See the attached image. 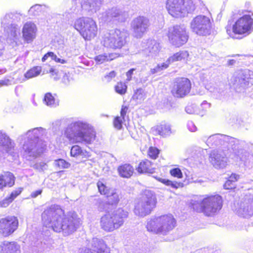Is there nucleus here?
<instances>
[{
    "label": "nucleus",
    "mask_w": 253,
    "mask_h": 253,
    "mask_svg": "<svg viewBox=\"0 0 253 253\" xmlns=\"http://www.w3.org/2000/svg\"><path fill=\"white\" fill-rule=\"evenodd\" d=\"M44 226L51 228L54 232L62 233L67 236L79 228L80 220L75 213L65 215L64 211L58 206H51L42 214Z\"/></svg>",
    "instance_id": "1"
},
{
    "label": "nucleus",
    "mask_w": 253,
    "mask_h": 253,
    "mask_svg": "<svg viewBox=\"0 0 253 253\" xmlns=\"http://www.w3.org/2000/svg\"><path fill=\"white\" fill-rule=\"evenodd\" d=\"M64 135L73 143L88 145L93 143L96 138L95 132L87 122L82 120L73 121L65 128Z\"/></svg>",
    "instance_id": "2"
},
{
    "label": "nucleus",
    "mask_w": 253,
    "mask_h": 253,
    "mask_svg": "<svg viewBox=\"0 0 253 253\" xmlns=\"http://www.w3.org/2000/svg\"><path fill=\"white\" fill-rule=\"evenodd\" d=\"M207 144L210 147L223 146V148L231 149L241 161L246 159L248 153L245 150L247 147L245 141L240 140L228 135L215 134L211 135L206 141Z\"/></svg>",
    "instance_id": "3"
},
{
    "label": "nucleus",
    "mask_w": 253,
    "mask_h": 253,
    "mask_svg": "<svg viewBox=\"0 0 253 253\" xmlns=\"http://www.w3.org/2000/svg\"><path fill=\"white\" fill-rule=\"evenodd\" d=\"M46 130L42 127H38L29 130L21 139H25L23 148L26 155L29 157L36 158L42 153L45 144L42 139L47 134Z\"/></svg>",
    "instance_id": "4"
},
{
    "label": "nucleus",
    "mask_w": 253,
    "mask_h": 253,
    "mask_svg": "<svg viewBox=\"0 0 253 253\" xmlns=\"http://www.w3.org/2000/svg\"><path fill=\"white\" fill-rule=\"evenodd\" d=\"M222 200L218 195H206L203 199L193 200L192 208L199 212L211 216L216 214L222 208Z\"/></svg>",
    "instance_id": "5"
},
{
    "label": "nucleus",
    "mask_w": 253,
    "mask_h": 253,
    "mask_svg": "<svg viewBox=\"0 0 253 253\" xmlns=\"http://www.w3.org/2000/svg\"><path fill=\"white\" fill-rule=\"evenodd\" d=\"M128 215V212L122 208H118L111 213L103 216L100 220L102 228L106 231H113L122 226Z\"/></svg>",
    "instance_id": "6"
},
{
    "label": "nucleus",
    "mask_w": 253,
    "mask_h": 253,
    "mask_svg": "<svg viewBox=\"0 0 253 253\" xmlns=\"http://www.w3.org/2000/svg\"><path fill=\"white\" fill-rule=\"evenodd\" d=\"M128 34L125 30L115 29L104 33L101 38L102 44L107 48L121 49L126 42Z\"/></svg>",
    "instance_id": "7"
},
{
    "label": "nucleus",
    "mask_w": 253,
    "mask_h": 253,
    "mask_svg": "<svg viewBox=\"0 0 253 253\" xmlns=\"http://www.w3.org/2000/svg\"><path fill=\"white\" fill-rule=\"evenodd\" d=\"M176 221L171 214L162 215L148 221L146 228L149 231L166 234L175 226Z\"/></svg>",
    "instance_id": "8"
},
{
    "label": "nucleus",
    "mask_w": 253,
    "mask_h": 253,
    "mask_svg": "<svg viewBox=\"0 0 253 253\" xmlns=\"http://www.w3.org/2000/svg\"><path fill=\"white\" fill-rule=\"evenodd\" d=\"M156 203L154 193L150 190H146L135 203L134 212L137 216L144 217L150 213L155 207Z\"/></svg>",
    "instance_id": "9"
},
{
    "label": "nucleus",
    "mask_w": 253,
    "mask_h": 253,
    "mask_svg": "<svg viewBox=\"0 0 253 253\" xmlns=\"http://www.w3.org/2000/svg\"><path fill=\"white\" fill-rule=\"evenodd\" d=\"M166 8L172 17L179 18L193 12L195 6L192 0H168Z\"/></svg>",
    "instance_id": "10"
},
{
    "label": "nucleus",
    "mask_w": 253,
    "mask_h": 253,
    "mask_svg": "<svg viewBox=\"0 0 253 253\" xmlns=\"http://www.w3.org/2000/svg\"><path fill=\"white\" fill-rule=\"evenodd\" d=\"M74 27L85 40H91L97 34L96 23L91 18L81 17L76 19Z\"/></svg>",
    "instance_id": "11"
},
{
    "label": "nucleus",
    "mask_w": 253,
    "mask_h": 253,
    "mask_svg": "<svg viewBox=\"0 0 253 253\" xmlns=\"http://www.w3.org/2000/svg\"><path fill=\"white\" fill-rule=\"evenodd\" d=\"M167 36L169 42L176 47H179L186 43L189 38L186 27L181 25L169 27Z\"/></svg>",
    "instance_id": "12"
},
{
    "label": "nucleus",
    "mask_w": 253,
    "mask_h": 253,
    "mask_svg": "<svg viewBox=\"0 0 253 253\" xmlns=\"http://www.w3.org/2000/svg\"><path fill=\"white\" fill-rule=\"evenodd\" d=\"M212 23L210 18L203 15L194 17L190 22V29L196 34L205 36L211 33Z\"/></svg>",
    "instance_id": "13"
},
{
    "label": "nucleus",
    "mask_w": 253,
    "mask_h": 253,
    "mask_svg": "<svg viewBox=\"0 0 253 253\" xmlns=\"http://www.w3.org/2000/svg\"><path fill=\"white\" fill-rule=\"evenodd\" d=\"M253 72L248 69L240 71L235 73L231 79L230 84L237 91H241L252 84Z\"/></svg>",
    "instance_id": "14"
},
{
    "label": "nucleus",
    "mask_w": 253,
    "mask_h": 253,
    "mask_svg": "<svg viewBox=\"0 0 253 253\" xmlns=\"http://www.w3.org/2000/svg\"><path fill=\"white\" fill-rule=\"evenodd\" d=\"M150 25L149 19L143 16L134 18L130 23L133 34L137 38H141L147 32Z\"/></svg>",
    "instance_id": "15"
},
{
    "label": "nucleus",
    "mask_w": 253,
    "mask_h": 253,
    "mask_svg": "<svg viewBox=\"0 0 253 253\" xmlns=\"http://www.w3.org/2000/svg\"><path fill=\"white\" fill-rule=\"evenodd\" d=\"M17 19V16L13 13L6 14L1 20V26L13 39H16L20 34V29L14 22Z\"/></svg>",
    "instance_id": "16"
},
{
    "label": "nucleus",
    "mask_w": 253,
    "mask_h": 253,
    "mask_svg": "<svg viewBox=\"0 0 253 253\" xmlns=\"http://www.w3.org/2000/svg\"><path fill=\"white\" fill-rule=\"evenodd\" d=\"M127 17L126 12L116 7L108 9L102 14L103 20L106 22H124Z\"/></svg>",
    "instance_id": "17"
},
{
    "label": "nucleus",
    "mask_w": 253,
    "mask_h": 253,
    "mask_svg": "<svg viewBox=\"0 0 253 253\" xmlns=\"http://www.w3.org/2000/svg\"><path fill=\"white\" fill-rule=\"evenodd\" d=\"M191 88V84L189 79L178 78L174 83L171 93L176 97H183L189 93Z\"/></svg>",
    "instance_id": "18"
},
{
    "label": "nucleus",
    "mask_w": 253,
    "mask_h": 253,
    "mask_svg": "<svg viewBox=\"0 0 253 253\" xmlns=\"http://www.w3.org/2000/svg\"><path fill=\"white\" fill-rule=\"evenodd\" d=\"M18 220L15 216H7L0 219V234L4 237L12 234L17 228Z\"/></svg>",
    "instance_id": "19"
},
{
    "label": "nucleus",
    "mask_w": 253,
    "mask_h": 253,
    "mask_svg": "<svg viewBox=\"0 0 253 253\" xmlns=\"http://www.w3.org/2000/svg\"><path fill=\"white\" fill-rule=\"evenodd\" d=\"M225 150L219 149L212 151L210 156V161L216 169H223L227 165Z\"/></svg>",
    "instance_id": "20"
},
{
    "label": "nucleus",
    "mask_w": 253,
    "mask_h": 253,
    "mask_svg": "<svg viewBox=\"0 0 253 253\" xmlns=\"http://www.w3.org/2000/svg\"><path fill=\"white\" fill-rule=\"evenodd\" d=\"M79 253H110L107 249L104 241L96 238H93L91 243V248L80 249Z\"/></svg>",
    "instance_id": "21"
},
{
    "label": "nucleus",
    "mask_w": 253,
    "mask_h": 253,
    "mask_svg": "<svg viewBox=\"0 0 253 253\" xmlns=\"http://www.w3.org/2000/svg\"><path fill=\"white\" fill-rule=\"evenodd\" d=\"M37 29L36 25L31 22L26 23L23 28V37L27 42H31L36 38Z\"/></svg>",
    "instance_id": "22"
},
{
    "label": "nucleus",
    "mask_w": 253,
    "mask_h": 253,
    "mask_svg": "<svg viewBox=\"0 0 253 253\" xmlns=\"http://www.w3.org/2000/svg\"><path fill=\"white\" fill-rule=\"evenodd\" d=\"M239 216L249 217L253 215V198L245 200L240 204L237 211Z\"/></svg>",
    "instance_id": "23"
},
{
    "label": "nucleus",
    "mask_w": 253,
    "mask_h": 253,
    "mask_svg": "<svg viewBox=\"0 0 253 253\" xmlns=\"http://www.w3.org/2000/svg\"><path fill=\"white\" fill-rule=\"evenodd\" d=\"M103 0H84L81 4L82 9L89 15L96 13L102 5Z\"/></svg>",
    "instance_id": "24"
},
{
    "label": "nucleus",
    "mask_w": 253,
    "mask_h": 253,
    "mask_svg": "<svg viewBox=\"0 0 253 253\" xmlns=\"http://www.w3.org/2000/svg\"><path fill=\"white\" fill-rule=\"evenodd\" d=\"M0 253H20V247L15 242L0 243Z\"/></svg>",
    "instance_id": "25"
},
{
    "label": "nucleus",
    "mask_w": 253,
    "mask_h": 253,
    "mask_svg": "<svg viewBox=\"0 0 253 253\" xmlns=\"http://www.w3.org/2000/svg\"><path fill=\"white\" fill-rule=\"evenodd\" d=\"M145 44V43H143ZM146 45L147 46L145 49V52L148 56H154L156 55L161 50L160 43L156 40L149 39L147 41Z\"/></svg>",
    "instance_id": "26"
},
{
    "label": "nucleus",
    "mask_w": 253,
    "mask_h": 253,
    "mask_svg": "<svg viewBox=\"0 0 253 253\" xmlns=\"http://www.w3.org/2000/svg\"><path fill=\"white\" fill-rule=\"evenodd\" d=\"M13 148V146L9 137L0 132V152L11 154Z\"/></svg>",
    "instance_id": "27"
},
{
    "label": "nucleus",
    "mask_w": 253,
    "mask_h": 253,
    "mask_svg": "<svg viewBox=\"0 0 253 253\" xmlns=\"http://www.w3.org/2000/svg\"><path fill=\"white\" fill-rule=\"evenodd\" d=\"M137 170L139 173H153L154 172V168L153 164L149 160H145L141 162Z\"/></svg>",
    "instance_id": "28"
},
{
    "label": "nucleus",
    "mask_w": 253,
    "mask_h": 253,
    "mask_svg": "<svg viewBox=\"0 0 253 253\" xmlns=\"http://www.w3.org/2000/svg\"><path fill=\"white\" fill-rule=\"evenodd\" d=\"M157 132L163 137L169 136L172 133L171 126L167 123L163 122L156 127Z\"/></svg>",
    "instance_id": "29"
},
{
    "label": "nucleus",
    "mask_w": 253,
    "mask_h": 253,
    "mask_svg": "<svg viewBox=\"0 0 253 253\" xmlns=\"http://www.w3.org/2000/svg\"><path fill=\"white\" fill-rule=\"evenodd\" d=\"M70 153L71 156L74 157L88 158L90 156L88 152L85 150H83L80 146L77 145L72 147Z\"/></svg>",
    "instance_id": "30"
},
{
    "label": "nucleus",
    "mask_w": 253,
    "mask_h": 253,
    "mask_svg": "<svg viewBox=\"0 0 253 253\" xmlns=\"http://www.w3.org/2000/svg\"><path fill=\"white\" fill-rule=\"evenodd\" d=\"M118 171L121 177L129 178L132 175L134 169L129 164H125L119 167Z\"/></svg>",
    "instance_id": "31"
},
{
    "label": "nucleus",
    "mask_w": 253,
    "mask_h": 253,
    "mask_svg": "<svg viewBox=\"0 0 253 253\" xmlns=\"http://www.w3.org/2000/svg\"><path fill=\"white\" fill-rule=\"evenodd\" d=\"M226 89V85L222 82H219L211 86L210 91L214 93L217 97L220 98L224 95Z\"/></svg>",
    "instance_id": "32"
},
{
    "label": "nucleus",
    "mask_w": 253,
    "mask_h": 253,
    "mask_svg": "<svg viewBox=\"0 0 253 253\" xmlns=\"http://www.w3.org/2000/svg\"><path fill=\"white\" fill-rule=\"evenodd\" d=\"M153 177L158 181L164 184L165 185L170 186L171 188L177 189L183 187V184L181 182L172 181L169 179L164 178L163 176H160L157 175H153Z\"/></svg>",
    "instance_id": "33"
},
{
    "label": "nucleus",
    "mask_w": 253,
    "mask_h": 253,
    "mask_svg": "<svg viewBox=\"0 0 253 253\" xmlns=\"http://www.w3.org/2000/svg\"><path fill=\"white\" fill-rule=\"evenodd\" d=\"M41 72L42 67L41 66H35L25 73L22 81L25 82L27 80L36 77L41 74Z\"/></svg>",
    "instance_id": "34"
},
{
    "label": "nucleus",
    "mask_w": 253,
    "mask_h": 253,
    "mask_svg": "<svg viewBox=\"0 0 253 253\" xmlns=\"http://www.w3.org/2000/svg\"><path fill=\"white\" fill-rule=\"evenodd\" d=\"M107 200L110 206H116L120 201L119 194L115 189L109 192L106 196Z\"/></svg>",
    "instance_id": "35"
},
{
    "label": "nucleus",
    "mask_w": 253,
    "mask_h": 253,
    "mask_svg": "<svg viewBox=\"0 0 253 253\" xmlns=\"http://www.w3.org/2000/svg\"><path fill=\"white\" fill-rule=\"evenodd\" d=\"M189 56L188 52L185 50L180 51L168 58V61L171 63L175 61L186 59Z\"/></svg>",
    "instance_id": "36"
},
{
    "label": "nucleus",
    "mask_w": 253,
    "mask_h": 253,
    "mask_svg": "<svg viewBox=\"0 0 253 253\" xmlns=\"http://www.w3.org/2000/svg\"><path fill=\"white\" fill-rule=\"evenodd\" d=\"M46 8L44 5L35 4L30 8L29 14L34 16L40 15L44 13Z\"/></svg>",
    "instance_id": "37"
},
{
    "label": "nucleus",
    "mask_w": 253,
    "mask_h": 253,
    "mask_svg": "<svg viewBox=\"0 0 253 253\" xmlns=\"http://www.w3.org/2000/svg\"><path fill=\"white\" fill-rule=\"evenodd\" d=\"M1 175L6 186L11 187L14 184L15 177L12 173L7 171Z\"/></svg>",
    "instance_id": "38"
},
{
    "label": "nucleus",
    "mask_w": 253,
    "mask_h": 253,
    "mask_svg": "<svg viewBox=\"0 0 253 253\" xmlns=\"http://www.w3.org/2000/svg\"><path fill=\"white\" fill-rule=\"evenodd\" d=\"M95 206L99 211H107L110 209V205L107 200L105 201L101 198H97L95 199Z\"/></svg>",
    "instance_id": "39"
},
{
    "label": "nucleus",
    "mask_w": 253,
    "mask_h": 253,
    "mask_svg": "<svg viewBox=\"0 0 253 253\" xmlns=\"http://www.w3.org/2000/svg\"><path fill=\"white\" fill-rule=\"evenodd\" d=\"M48 161H38L33 165V168L40 172L44 171L48 169Z\"/></svg>",
    "instance_id": "40"
},
{
    "label": "nucleus",
    "mask_w": 253,
    "mask_h": 253,
    "mask_svg": "<svg viewBox=\"0 0 253 253\" xmlns=\"http://www.w3.org/2000/svg\"><path fill=\"white\" fill-rule=\"evenodd\" d=\"M44 102L46 105L49 106H56L57 104L54 97L50 93L45 94L44 98Z\"/></svg>",
    "instance_id": "41"
},
{
    "label": "nucleus",
    "mask_w": 253,
    "mask_h": 253,
    "mask_svg": "<svg viewBox=\"0 0 253 253\" xmlns=\"http://www.w3.org/2000/svg\"><path fill=\"white\" fill-rule=\"evenodd\" d=\"M97 185L100 193L106 196L109 194V192L113 189V188H110L107 187L101 181H98L97 183Z\"/></svg>",
    "instance_id": "42"
},
{
    "label": "nucleus",
    "mask_w": 253,
    "mask_h": 253,
    "mask_svg": "<svg viewBox=\"0 0 253 253\" xmlns=\"http://www.w3.org/2000/svg\"><path fill=\"white\" fill-rule=\"evenodd\" d=\"M54 165L59 169H68L71 166L69 163L62 159L55 160L54 162Z\"/></svg>",
    "instance_id": "43"
},
{
    "label": "nucleus",
    "mask_w": 253,
    "mask_h": 253,
    "mask_svg": "<svg viewBox=\"0 0 253 253\" xmlns=\"http://www.w3.org/2000/svg\"><path fill=\"white\" fill-rule=\"evenodd\" d=\"M127 86L125 83L122 82L118 83L115 86L116 92L120 94H124L126 91Z\"/></svg>",
    "instance_id": "44"
},
{
    "label": "nucleus",
    "mask_w": 253,
    "mask_h": 253,
    "mask_svg": "<svg viewBox=\"0 0 253 253\" xmlns=\"http://www.w3.org/2000/svg\"><path fill=\"white\" fill-rule=\"evenodd\" d=\"M145 93L144 92V90L141 88H139L137 89L135 91V92L133 96V98L134 99H136L137 100H139V101L144 100V99L145 98Z\"/></svg>",
    "instance_id": "45"
},
{
    "label": "nucleus",
    "mask_w": 253,
    "mask_h": 253,
    "mask_svg": "<svg viewBox=\"0 0 253 253\" xmlns=\"http://www.w3.org/2000/svg\"><path fill=\"white\" fill-rule=\"evenodd\" d=\"M94 60L97 64H102L105 62H107L108 61L107 54L104 53L96 56L94 57Z\"/></svg>",
    "instance_id": "46"
},
{
    "label": "nucleus",
    "mask_w": 253,
    "mask_h": 253,
    "mask_svg": "<svg viewBox=\"0 0 253 253\" xmlns=\"http://www.w3.org/2000/svg\"><path fill=\"white\" fill-rule=\"evenodd\" d=\"M52 240L51 238H49V235H47V237L46 239L43 240L41 242V245L43 250H45L48 249H49L51 245Z\"/></svg>",
    "instance_id": "47"
},
{
    "label": "nucleus",
    "mask_w": 253,
    "mask_h": 253,
    "mask_svg": "<svg viewBox=\"0 0 253 253\" xmlns=\"http://www.w3.org/2000/svg\"><path fill=\"white\" fill-rule=\"evenodd\" d=\"M159 153V150L155 147H150L148 151L149 156L153 159H156Z\"/></svg>",
    "instance_id": "48"
},
{
    "label": "nucleus",
    "mask_w": 253,
    "mask_h": 253,
    "mask_svg": "<svg viewBox=\"0 0 253 253\" xmlns=\"http://www.w3.org/2000/svg\"><path fill=\"white\" fill-rule=\"evenodd\" d=\"M170 173L172 176L178 178H182L183 176L182 173L179 168H174L171 169Z\"/></svg>",
    "instance_id": "49"
},
{
    "label": "nucleus",
    "mask_w": 253,
    "mask_h": 253,
    "mask_svg": "<svg viewBox=\"0 0 253 253\" xmlns=\"http://www.w3.org/2000/svg\"><path fill=\"white\" fill-rule=\"evenodd\" d=\"M23 190L22 188H18L16 190L13 191L10 195H9V198L13 201L20 193L22 192Z\"/></svg>",
    "instance_id": "50"
},
{
    "label": "nucleus",
    "mask_w": 253,
    "mask_h": 253,
    "mask_svg": "<svg viewBox=\"0 0 253 253\" xmlns=\"http://www.w3.org/2000/svg\"><path fill=\"white\" fill-rule=\"evenodd\" d=\"M122 119L121 117H116L114 121V126L118 129H120L122 127Z\"/></svg>",
    "instance_id": "51"
},
{
    "label": "nucleus",
    "mask_w": 253,
    "mask_h": 253,
    "mask_svg": "<svg viewBox=\"0 0 253 253\" xmlns=\"http://www.w3.org/2000/svg\"><path fill=\"white\" fill-rule=\"evenodd\" d=\"M12 201L11 200L7 197L3 199L2 201H0V207L2 208L7 207L10 203H11Z\"/></svg>",
    "instance_id": "52"
},
{
    "label": "nucleus",
    "mask_w": 253,
    "mask_h": 253,
    "mask_svg": "<svg viewBox=\"0 0 253 253\" xmlns=\"http://www.w3.org/2000/svg\"><path fill=\"white\" fill-rule=\"evenodd\" d=\"M185 111L188 114H194L196 112V106L194 105H188L185 108Z\"/></svg>",
    "instance_id": "53"
},
{
    "label": "nucleus",
    "mask_w": 253,
    "mask_h": 253,
    "mask_svg": "<svg viewBox=\"0 0 253 253\" xmlns=\"http://www.w3.org/2000/svg\"><path fill=\"white\" fill-rule=\"evenodd\" d=\"M187 126L188 129L191 132H195L197 130V127L192 121H188Z\"/></svg>",
    "instance_id": "54"
},
{
    "label": "nucleus",
    "mask_w": 253,
    "mask_h": 253,
    "mask_svg": "<svg viewBox=\"0 0 253 253\" xmlns=\"http://www.w3.org/2000/svg\"><path fill=\"white\" fill-rule=\"evenodd\" d=\"M235 183L227 180L224 184V187L226 189H231L235 187Z\"/></svg>",
    "instance_id": "55"
},
{
    "label": "nucleus",
    "mask_w": 253,
    "mask_h": 253,
    "mask_svg": "<svg viewBox=\"0 0 253 253\" xmlns=\"http://www.w3.org/2000/svg\"><path fill=\"white\" fill-rule=\"evenodd\" d=\"M56 55L52 52H48L42 58V61L44 62L48 57H51L53 60Z\"/></svg>",
    "instance_id": "56"
},
{
    "label": "nucleus",
    "mask_w": 253,
    "mask_h": 253,
    "mask_svg": "<svg viewBox=\"0 0 253 253\" xmlns=\"http://www.w3.org/2000/svg\"><path fill=\"white\" fill-rule=\"evenodd\" d=\"M116 76V73L115 71H113L110 72L108 74L104 77V79L107 82H110L113 78H115Z\"/></svg>",
    "instance_id": "57"
},
{
    "label": "nucleus",
    "mask_w": 253,
    "mask_h": 253,
    "mask_svg": "<svg viewBox=\"0 0 253 253\" xmlns=\"http://www.w3.org/2000/svg\"><path fill=\"white\" fill-rule=\"evenodd\" d=\"M135 71V69L132 68L128 70L126 73V82H129L132 79V76L133 74V72Z\"/></svg>",
    "instance_id": "58"
},
{
    "label": "nucleus",
    "mask_w": 253,
    "mask_h": 253,
    "mask_svg": "<svg viewBox=\"0 0 253 253\" xmlns=\"http://www.w3.org/2000/svg\"><path fill=\"white\" fill-rule=\"evenodd\" d=\"M12 84V80L5 79L0 81V86L3 85H9Z\"/></svg>",
    "instance_id": "59"
},
{
    "label": "nucleus",
    "mask_w": 253,
    "mask_h": 253,
    "mask_svg": "<svg viewBox=\"0 0 253 253\" xmlns=\"http://www.w3.org/2000/svg\"><path fill=\"white\" fill-rule=\"evenodd\" d=\"M62 82L64 84L66 85L69 84L70 82V78L69 76L65 74L63 77Z\"/></svg>",
    "instance_id": "60"
},
{
    "label": "nucleus",
    "mask_w": 253,
    "mask_h": 253,
    "mask_svg": "<svg viewBox=\"0 0 253 253\" xmlns=\"http://www.w3.org/2000/svg\"><path fill=\"white\" fill-rule=\"evenodd\" d=\"M239 178V175L236 174H232L229 177L228 180L235 183Z\"/></svg>",
    "instance_id": "61"
},
{
    "label": "nucleus",
    "mask_w": 253,
    "mask_h": 253,
    "mask_svg": "<svg viewBox=\"0 0 253 253\" xmlns=\"http://www.w3.org/2000/svg\"><path fill=\"white\" fill-rule=\"evenodd\" d=\"M119 56V54L118 53H110L107 54V58H108V61H111L117 57Z\"/></svg>",
    "instance_id": "62"
},
{
    "label": "nucleus",
    "mask_w": 253,
    "mask_h": 253,
    "mask_svg": "<svg viewBox=\"0 0 253 253\" xmlns=\"http://www.w3.org/2000/svg\"><path fill=\"white\" fill-rule=\"evenodd\" d=\"M170 64H171V62H169L168 59L165 62L163 63L162 64H160V67L161 70H163L164 69H167L169 67V66Z\"/></svg>",
    "instance_id": "63"
},
{
    "label": "nucleus",
    "mask_w": 253,
    "mask_h": 253,
    "mask_svg": "<svg viewBox=\"0 0 253 253\" xmlns=\"http://www.w3.org/2000/svg\"><path fill=\"white\" fill-rule=\"evenodd\" d=\"M161 71L162 70L160 67V64H158L156 67L151 69L150 71L151 74H154L158 73Z\"/></svg>",
    "instance_id": "64"
}]
</instances>
